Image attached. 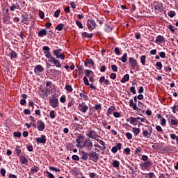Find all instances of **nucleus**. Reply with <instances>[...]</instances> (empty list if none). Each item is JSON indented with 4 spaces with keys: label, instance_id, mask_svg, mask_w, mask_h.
Listing matches in <instances>:
<instances>
[{
    "label": "nucleus",
    "instance_id": "nucleus-1",
    "mask_svg": "<svg viewBox=\"0 0 178 178\" xmlns=\"http://www.w3.org/2000/svg\"><path fill=\"white\" fill-rule=\"evenodd\" d=\"M62 52L61 49H58L53 51V55L56 56V59L61 58L62 60H65V54Z\"/></svg>",
    "mask_w": 178,
    "mask_h": 178
},
{
    "label": "nucleus",
    "instance_id": "nucleus-2",
    "mask_svg": "<svg viewBox=\"0 0 178 178\" xmlns=\"http://www.w3.org/2000/svg\"><path fill=\"white\" fill-rule=\"evenodd\" d=\"M42 49L44 51V54L45 55V57L47 59H51V58H54V56H52V53H51V49L49 48V47L48 46H44L42 47Z\"/></svg>",
    "mask_w": 178,
    "mask_h": 178
},
{
    "label": "nucleus",
    "instance_id": "nucleus-3",
    "mask_svg": "<svg viewBox=\"0 0 178 178\" xmlns=\"http://www.w3.org/2000/svg\"><path fill=\"white\" fill-rule=\"evenodd\" d=\"M51 97L52 98L49 99V105L52 106V108H56L58 104H59V100H58V98H56L54 95H52Z\"/></svg>",
    "mask_w": 178,
    "mask_h": 178
},
{
    "label": "nucleus",
    "instance_id": "nucleus-4",
    "mask_svg": "<svg viewBox=\"0 0 178 178\" xmlns=\"http://www.w3.org/2000/svg\"><path fill=\"white\" fill-rule=\"evenodd\" d=\"M83 148H86V149H92V140L90 139V138H86L83 143Z\"/></svg>",
    "mask_w": 178,
    "mask_h": 178
},
{
    "label": "nucleus",
    "instance_id": "nucleus-5",
    "mask_svg": "<svg viewBox=\"0 0 178 178\" xmlns=\"http://www.w3.org/2000/svg\"><path fill=\"white\" fill-rule=\"evenodd\" d=\"M145 127H147L148 131L147 130L143 131V136L146 138H149V137H151V134H152V127L146 125Z\"/></svg>",
    "mask_w": 178,
    "mask_h": 178
},
{
    "label": "nucleus",
    "instance_id": "nucleus-6",
    "mask_svg": "<svg viewBox=\"0 0 178 178\" xmlns=\"http://www.w3.org/2000/svg\"><path fill=\"white\" fill-rule=\"evenodd\" d=\"M78 109L80 112H82V113H86L88 111V106H87L86 103L82 102L79 104Z\"/></svg>",
    "mask_w": 178,
    "mask_h": 178
},
{
    "label": "nucleus",
    "instance_id": "nucleus-7",
    "mask_svg": "<svg viewBox=\"0 0 178 178\" xmlns=\"http://www.w3.org/2000/svg\"><path fill=\"white\" fill-rule=\"evenodd\" d=\"M87 27L88 30H94L97 27V24L94 19H88L87 22Z\"/></svg>",
    "mask_w": 178,
    "mask_h": 178
},
{
    "label": "nucleus",
    "instance_id": "nucleus-8",
    "mask_svg": "<svg viewBox=\"0 0 178 178\" xmlns=\"http://www.w3.org/2000/svg\"><path fill=\"white\" fill-rule=\"evenodd\" d=\"M44 72V67L41 65H38L35 67L34 72L37 76H41V73Z\"/></svg>",
    "mask_w": 178,
    "mask_h": 178
},
{
    "label": "nucleus",
    "instance_id": "nucleus-9",
    "mask_svg": "<svg viewBox=\"0 0 178 178\" xmlns=\"http://www.w3.org/2000/svg\"><path fill=\"white\" fill-rule=\"evenodd\" d=\"M49 62H51V63H54L56 67H62V64H60V61H59V60L56 59L55 57H53L51 58V60H49Z\"/></svg>",
    "mask_w": 178,
    "mask_h": 178
},
{
    "label": "nucleus",
    "instance_id": "nucleus-10",
    "mask_svg": "<svg viewBox=\"0 0 178 178\" xmlns=\"http://www.w3.org/2000/svg\"><path fill=\"white\" fill-rule=\"evenodd\" d=\"M129 63L131 66L132 70H134L136 69V66H138L137 60L134 59L133 57H130L129 58Z\"/></svg>",
    "mask_w": 178,
    "mask_h": 178
},
{
    "label": "nucleus",
    "instance_id": "nucleus-11",
    "mask_svg": "<svg viewBox=\"0 0 178 178\" xmlns=\"http://www.w3.org/2000/svg\"><path fill=\"white\" fill-rule=\"evenodd\" d=\"M87 137H88L89 138H92V140H97V137H98V134H97V131L94 130H90L87 134Z\"/></svg>",
    "mask_w": 178,
    "mask_h": 178
},
{
    "label": "nucleus",
    "instance_id": "nucleus-12",
    "mask_svg": "<svg viewBox=\"0 0 178 178\" xmlns=\"http://www.w3.org/2000/svg\"><path fill=\"white\" fill-rule=\"evenodd\" d=\"M89 157L91 161L93 162H98V154L95 152H92L91 153L89 154Z\"/></svg>",
    "mask_w": 178,
    "mask_h": 178
},
{
    "label": "nucleus",
    "instance_id": "nucleus-13",
    "mask_svg": "<svg viewBox=\"0 0 178 178\" xmlns=\"http://www.w3.org/2000/svg\"><path fill=\"white\" fill-rule=\"evenodd\" d=\"M37 129L39 131H44V129H45V123L41 120H38L37 122Z\"/></svg>",
    "mask_w": 178,
    "mask_h": 178
},
{
    "label": "nucleus",
    "instance_id": "nucleus-14",
    "mask_svg": "<svg viewBox=\"0 0 178 178\" xmlns=\"http://www.w3.org/2000/svg\"><path fill=\"white\" fill-rule=\"evenodd\" d=\"M121 149H122V143H118L116 146H114L112 147L111 152H113V154H116V152H118V150L120 151Z\"/></svg>",
    "mask_w": 178,
    "mask_h": 178
},
{
    "label": "nucleus",
    "instance_id": "nucleus-15",
    "mask_svg": "<svg viewBox=\"0 0 178 178\" xmlns=\"http://www.w3.org/2000/svg\"><path fill=\"white\" fill-rule=\"evenodd\" d=\"M165 38H163V36L161 35H159L156 38V40L154 41V42L156 44H158V42L159 44H162V42H165Z\"/></svg>",
    "mask_w": 178,
    "mask_h": 178
},
{
    "label": "nucleus",
    "instance_id": "nucleus-16",
    "mask_svg": "<svg viewBox=\"0 0 178 178\" xmlns=\"http://www.w3.org/2000/svg\"><path fill=\"white\" fill-rule=\"evenodd\" d=\"M129 106L133 107L134 111H139L140 108L137 107V104L134 103L133 99L129 100Z\"/></svg>",
    "mask_w": 178,
    "mask_h": 178
},
{
    "label": "nucleus",
    "instance_id": "nucleus-17",
    "mask_svg": "<svg viewBox=\"0 0 178 178\" xmlns=\"http://www.w3.org/2000/svg\"><path fill=\"white\" fill-rule=\"evenodd\" d=\"M19 161L21 162V163H22V165H26V163H29V160H27V158H26L24 155H21L19 156Z\"/></svg>",
    "mask_w": 178,
    "mask_h": 178
},
{
    "label": "nucleus",
    "instance_id": "nucleus-18",
    "mask_svg": "<svg viewBox=\"0 0 178 178\" xmlns=\"http://www.w3.org/2000/svg\"><path fill=\"white\" fill-rule=\"evenodd\" d=\"M36 141L40 144H45V143H47V139H45V136L42 135L41 138H37Z\"/></svg>",
    "mask_w": 178,
    "mask_h": 178
},
{
    "label": "nucleus",
    "instance_id": "nucleus-19",
    "mask_svg": "<svg viewBox=\"0 0 178 178\" xmlns=\"http://www.w3.org/2000/svg\"><path fill=\"white\" fill-rule=\"evenodd\" d=\"M76 141L78 144H81L83 143V142L84 141V136L79 134L76 138Z\"/></svg>",
    "mask_w": 178,
    "mask_h": 178
},
{
    "label": "nucleus",
    "instance_id": "nucleus-20",
    "mask_svg": "<svg viewBox=\"0 0 178 178\" xmlns=\"http://www.w3.org/2000/svg\"><path fill=\"white\" fill-rule=\"evenodd\" d=\"M115 109H116V108L113 106H111L110 108H108L107 111V116H111V115L115 112Z\"/></svg>",
    "mask_w": 178,
    "mask_h": 178
},
{
    "label": "nucleus",
    "instance_id": "nucleus-21",
    "mask_svg": "<svg viewBox=\"0 0 178 178\" xmlns=\"http://www.w3.org/2000/svg\"><path fill=\"white\" fill-rule=\"evenodd\" d=\"M151 167V162L149 161H147L142 164V168L145 169H149Z\"/></svg>",
    "mask_w": 178,
    "mask_h": 178
},
{
    "label": "nucleus",
    "instance_id": "nucleus-22",
    "mask_svg": "<svg viewBox=\"0 0 178 178\" xmlns=\"http://www.w3.org/2000/svg\"><path fill=\"white\" fill-rule=\"evenodd\" d=\"M96 140L99 143V144H100V145H102V151H105V149H106V147L105 146V142H104V140H99V139H96Z\"/></svg>",
    "mask_w": 178,
    "mask_h": 178
},
{
    "label": "nucleus",
    "instance_id": "nucleus-23",
    "mask_svg": "<svg viewBox=\"0 0 178 178\" xmlns=\"http://www.w3.org/2000/svg\"><path fill=\"white\" fill-rule=\"evenodd\" d=\"M81 35L83 37H85V38H92V36L94 35V34L88 33L87 32H82Z\"/></svg>",
    "mask_w": 178,
    "mask_h": 178
},
{
    "label": "nucleus",
    "instance_id": "nucleus-24",
    "mask_svg": "<svg viewBox=\"0 0 178 178\" xmlns=\"http://www.w3.org/2000/svg\"><path fill=\"white\" fill-rule=\"evenodd\" d=\"M170 124H172V126H177V124H178L177 118H176V117L175 116H172V118L170 121Z\"/></svg>",
    "mask_w": 178,
    "mask_h": 178
},
{
    "label": "nucleus",
    "instance_id": "nucleus-25",
    "mask_svg": "<svg viewBox=\"0 0 178 178\" xmlns=\"http://www.w3.org/2000/svg\"><path fill=\"white\" fill-rule=\"evenodd\" d=\"M38 37H44L47 35V29H42L38 33Z\"/></svg>",
    "mask_w": 178,
    "mask_h": 178
},
{
    "label": "nucleus",
    "instance_id": "nucleus-26",
    "mask_svg": "<svg viewBox=\"0 0 178 178\" xmlns=\"http://www.w3.org/2000/svg\"><path fill=\"white\" fill-rule=\"evenodd\" d=\"M20 6L17 3H13L10 7V10L11 12H14L15 9H19Z\"/></svg>",
    "mask_w": 178,
    "mask_h": 178
},
{
    "label": "nucleus",
    "instance_id": "nucleus-27",
    "mask_svg": "<svg viewBox=\"0 0 178 178\" xmlns=\"http://www.w3.org/2000/svg\"><path fill=\"white\" fill-rule=\"evenodd\" d=\"M39 170L40 168H38V166H34L31 169L30 173H31V175H34V173H37Z\"/></svg>",
    "mask_w": 178,
    "mask_h": 178
},
{
    "label": "nucleus",
    "instance_id": "nucleus-28",
    "mask_svg": "<svg viewBox=\"0 0 178 178\" xmlns=\"http://www.w3.org/2000/svg\"><path fill=\"white\" fill-rule=\"evenodd\" d=\"M129 80H130V75H129V74H126L122 79L121 83H126V81H129Z\"/></svg>",
    "mask_w": 178,
    "mask_h": 178
},
{
    "label": "nucleus",
    "instance_id": "nucleus-29",
    "mask_svg": "<svg viewBox=\"0 0 178 178\" xmlns=\"http://www.w3.org/2000/svg\"><path fill=\"white\" fill-rule=\"evenodd\" d=\"M86 77H91V76H94V72L91 71V70H86Z\"/></svg>",
    "mask_w": 178,
    "mask_h": 178
},
{
    "label": "nucleus",
    "instance_id": "nucleus-30",
    "mask_svg": "<svg viewBox=\"0 0 178 178\" xmlns=\"http://www.w3.org/2000/svg\"><path fill=\"white\" fill-rule=\"evenodd\" d=\"M75 103H76V102L74 101V99L71 98L69 100V102H68V104H67L68 108H72V106H73V105H74Z\"/></svg>",
    "mask_w": 178,
    "mask_h": 178
},
{
    "label": "nucleus",
    "instance_id": "nucleus-31",
    "mask_svg": "<svg viewBox=\"0 0 178 178\" xmlns=\"http://www.w3.org/2000/svg\"><path fill=\"white\" fill-rule=\"evenodd\" d=\"M65 90L68 92H73V88H72V85H65Z\"/></svg>",
    "mask_w": 178,
    "mask_h": 178
},
{
    "label": "nucleus",
    "instance_id": "nucleus-32",
    "mask_svg": "<svg viewBox=\"0 0 178 178\" xmlns=\"http://www.w3.org/2000/svg\"><path fill=\"white\" fill-rule=\"evenodd\" d=\"M140 117H137L136 118H134V117H130L131 124H132V123H136V122H137V120H140Z\"/></svg>",
    "mask_w": 178,
    "mask_h": 178
},
{
    "label": "nucleus",
    "instance_id": "nucleus-33",
    "mask_svg": "<svg viewBox=\"0 0 178 178\" xmlns=\"http://www.w3.org/2000/svg\"><path fill=\"white\" fill-rule=\"evenodd\" d=\"M88 156H89V154H87L86 152H82L81 159H83V161H87V159H88Z\"/></svg>",
    "mask_w": 178,
    "mask_h": 178
},
{
    "label": "nucleus",
    "instance_id": "nucleus-34",
    "mask_svg": "<svg viewBox=\"0 0 178 178\" xmlns=\"http://www.w3.org/2000/svg\"><path fill=\"white\" fill-rule=\"evenodd\" d=\"M121 61L122 63H126L127 62V54H124L122 57L121 58Z\"/></svg>",
    "mask_w": 178,
    "mask_h": 178
},
{
    "label": "nucleus",
    "instance_id": "nucleus-35",
    "mask_svg": "<svg viewBox=\"0 0 178 178\" xmlns=\"http://www.w3.org/2000/svg\"><path fill=\"white\" fill-rule=\"evenodd\" d=\"M132 131L134 133L135 136H138V134H140V128L134 127L132 129Z\"/></svg>",
    "mask_w": 178,
    "mask_h": 178
},
{
    "label": "nucleus",
    "instance_id": "nucleus-36",
    "mask_svg": "<svg viewBox=\"0 0 178 178\" xmlns=\"http://www.w3.org/2000/svg\"><path fill=\"white\" fill-rule=\"evenodd\" d=\"M17 54L16 53V51H15V50H12L10 53L11 59H15V58H17Z\"/></svg>",
    "mask_w": 178,
    "mask_h": 178
},
{
    "label": "nucleus",
    "instance_id": "nucleus-37",
    "mask_svg": "<svg viewBox=\"0 0 178 178\" xmlns=\"http://www.w3.org/2000/svg\"><path fill=\"white\" fill-rule=\"evenodd\" d=\"M120 163L118 160H114L113 162V168H119Z\"/></svg>",
    "mask_w": 178,
    "mask_h": 178
},
{
    "label": "nucleus",
    "instance_id": "nucleus-38",
    "mask_svg": "<svg viewBox=\"0 0 178 178\" xmlns=\"http://www.w3.org/2000/svg\"><path fill=\"white\" fill-rule=\"evenodd\" d=\"M145 59H147V56H145V55L141 56L140 61L143 66H145Z\"/></svg>",
    "mask_w": 178,
    "mask_h": 178
},
{
    "label": "nucleus",
    "instance_id": "nucleus-39",
    "mask_svg": "<svg viewBox=\"0 0 178 178\" xmlns=\"http://www.w3.org/2000/svg\"><path fill=\"white\" fill-rule=\"evenodd\" d=\"M89 177L90 178H98L99 177V175H97L95 172H90L89 174Z\"/></svg>",
    "mask_w": 178,
    "mask_h": 178
},
{
    "label": "nucleus",
    "instance_id": "nucleus-40",
    "mask_svg": "<svg viewBox=\"0 0 178 178\" xmlns=\"http://www.w3.org/2000/svg\"><path fill=\"white\" fill-rule=\"evenodd\" d=\"M168 16H169V17H171V18L175 17V16H176V12L172 11V10L169 11Z\"/></svg>",
    "mask_w": 178,
    "mask_h": 178
},
{
    "label": "nucleus",
    "instance_id": "nucleus-41",
    "mask_svg": "<svg viewBox=\"0 0 178 178\" xmlns=\"http://www.w3.org/2000/svg\"><path fill=\"white\" fill-rule=\"evenodd\" d=\"M22 23H24V24H27V19L28 17L24 16V15H22Z\"/></svg>",
    "mask_w": 178,
    "mask_h": 178
},
{
    "label": "nucleus",
    "instance_id": "nucleus-42",
    "mask_svg": "<svg viewBox=\"0 0 178 178\" xmlns=\"http://www.w3.org/2000/svg\"><path fill=\"white\" fill-rule=\"evenodd\" d=\"M56 30H58V31H62V30H63V24H58L56 27Z\"/></svg>",
    "mask_w": 178,
    "mask_h": 178
},
{
    "label": "nucleus",
    "instance_id": "nucleus-43",
    "mask_svg": "<svg viewBox=\"0 0 178 178\" xmlns=\"http://www.w3.org/2000/svg\"><path fill=\"white\" fill-rule=\"evenodd\" d=\"M15 152L17 154V155L18 156H20V154H22V149H20V148L19 147V146L17 147V148L15 149Z\"/></svg>",
    "mask_w": 178,
    "mask_h": 178
},
{
    "label": "nucleus",
    "instance_id": "nucleus-44",
    "mask_svg": "<svg viewBox=\"0 0 178 178\" xmlns=\"http://www.w3.org/2000/svg\"><path fill=\"white\" fill-rule=\"evenodd\" d=\"M83 83L85 86H90V82L88 81V79H87V76L83 77Z\"/></svg>",
    "mask_w": 178,
    "mask_h": 178
},
{
    "label": "nucleus",
    "instance_id": "nucleus-45",
    "mask_svg": "<svg viewBox=\"0 0 178 178\" xmlns=\"http://www.w3.org/2000/svg\"><path fill=\"white\" fill-rule=\"evenodd\" d=\"M87 60H88V64L91 65L92 67H93V66H95V63H94V60L92 58L87 59Z\"/></svg>",
    "mask_w": 178,
    "mask_h": 178
},
{
    "label": "nucleus",
    "instance_id": "nucleus-46",
    "mask_svg": "<svg viewBox=\"0 0 178 178\" xmlns=\"http://www.w3.org/2000/svg\"><path fill=\"white\" fill-rule=\"evenodd\" d=\"M0 173L3 177H5V175H6V170L5 168H1L0 170Z\"/></svg>",
    "mask_w": 178,
    "mask_h": 178
},
{
    "label": "nucleus",
    "instance_id": "nucleus-47",
    "mask_svg": "<svg viewBox=\"0 0 178 178\" xmlns=\"http://www.w3.org/2000/svg\"><path fill=\"white\" fill-rule=\"evenodd\" d=\"M94 108L95 109V111H101V109H102L101 104H96Z\"/></svg>",
    "mask_w": 178,
    "mask_h": 178
},
{
    "label": "nucleus",
    "instance_id": "nucleus-48",
    "mask_svg": "<svg viewBox=\"0 0 178 178\" xmlns=\"http://www.w3.org/2000/svg\"><path fill=\"white\" fill-rule=\"evenodd\" d=\"M3 20L5 24H9V17H4Z\"/></svg>",
    "mask_w": 178,
    "mask_h": 178
},
{
    "label": "nucleus",
    "instance_id": "nucleus-49",
    "mask_svg": "<svg viewBox=\"0 0 178 178\" xmlns=\"http://www.w3.org/2000/svg\"><path fill=\"white\" fill-rule=\"evenodd\" d=\"M76 24L79 29H83V24L80 21H76Z\"/></svg>",
    "mask_w": 178,
    "mask_h": 178
},
{
    "label": "nucleus",
    "instance_id": "nucleus-50",
    "mask_svg": "<svg viewBox=\"0 0 178 178\" xmlns=\"http://www.w3.org/2000/svg\"><path fill=\"white\" fill-rule=\"evenodd\" d=\"M39 16L40 19H44L45 17V14L44 13V12L39 10Z\"/></svg>",
    "mask_w": 178,
    "mask_h": 178
},
{
    "label": "nucleus",
    "instance_id": "nucleus-51",
    "mask_svg": "<svg viewBox=\"0 0 178 178\" xmlns=\"http://www.w3.org/2000/svg\"><path fill=\"white\" fill-rule=\"evenodd\" d=\"M126 137H127V138H128L129 140H131V139L133 138V135H131V133L127 132V133L126 134Z\"/></svg>",
    "mask_w": 178,
    "mask_h": 178
},
{
    "label": "nucleus",
    "instance_id": "nucleus-52",
    "mask_svg": "<svg viewBox=\"0 0 178 178\" xmlns=\"http://www.w3.org/2000/svg\"><path fill=\"white\" fill-rule=\"evenodd\" d=\"M159 56H160V58L165 59V58H166V54H165V52H163V51H161L159 53Z\"/></svg>",
    "mask_w": 178,
    "mask_h": 178
},
{
    "label": "nucleus",
    "instance_id": "nucleus-53",
    "mask_svg": "<svg viewBox=\"0 0 178 178\" xmlns=\"http://www.w3.org/2000/svg\"><path fill=\"white\" fill-rule=\"evenodd\" d=\"M156 66L159 68V70L162 69V63L161 62H157L156 63Z\"/></svg>",
    "mask_w": 178,
    "mask_h": 178
},
{
    "label": "nucleus",
    "instance_id": "nucleus-54",
    "mask_svg": "<svg viewBox=\"0 0 178 178\" xmlns=\"http://www.w3.org/2000/svg\"><path fill=\"white\" fill-rule=\"evenodd\" d=\"M130 91H131V92H132V94H134V95H135V94H136V87H134V86H132V87H131L130 88Z\"/></svg>",
    "mask_w": 178,
    "mask_h": 178
},
{
    "label": "nucleus",
    "instance_id": "nucleus-55",
    "mask_svg": "<svg viewBox=\"0 0 178 178\" xmlns=\"http://www.w3.org/2000/svg\"><path fill=\"white\" fill-rule=\"evenodd\" d=\"M49 115H50L51 119H55V116H56L55 115V111H51L50 112Z\"/></svg>",
    "mask_w": 178,
    "mask_h": 178
},
{
    "label": "nucleus",
    "instance_id": "nucleus-56",
    "mask_svg": "<svg viewBox=\"0 0 178 178\" xmlns=\"http://www.w3.org/2000/svg\"><path fill=\"white\" fill-rule=\"evenodd\" d=\"M50 170H53L54 172H60V170L56 168L55 167H49Z\"/></svg>",
    "mask_w": 178,
    "mask_h": 178
},
{
    "label": "nucleus",
    "instance_id": "nucleus-57",
    "mask_svg": "<svg viewBox=\"0 0 178 178\" xmlns=\"http://www.w3.org/2000/svg\"><path fill=\"white\" fill-rule=\"evenodd\" d=\"M72 159L74 161H80V158L77 155H72Z\"/></svg>",
    "mask_w": 178,
    "mask_h": 178
},
{
    "label": "nucleus",
    "instance_id": "nucleus-58",
    "mask_svg": "<svg viewBox=\"0 0 178 178\" xmlns=\"http://www.w3.org/2000/svg\"><path fill=\"white\" fill-rule=\"evenodd\" d=\"M172 111L173 113H177V106L174 105L173 107L172 108Z\"/></svg>",
    "mask_w": 178,
    "mask_h": 178
},
{
    "label": "nucleus",
    "instance_id": "nucleus-59",
    "mask_svg": "<svg viewBox=\"0 0 178 178\" xmlns=\"http://www.w3.org/2000/svg\"><path fill=\"white\" fill-rule=\"evenodd\" d=\"M81 98H84L85 99H87L88 96L84 94V92H82L79 94Z\"/></svg>",
    "mask_w": 178,
    "mask_h": 178
},
{
    "label": "nucleus",
    "instance_id": "nucleus-60",
    "mask_svg": "<svg viewBox=\"0 0 178 178\" xmlns=\"http://www.w3.org/2000/svg\"><path fill=\"white\" fill-rule=\"evenodd\" d=\"M60 13V10H57L54 13V17H59Z\"/></svg>",
    "mask_w": 178,
    "mask_h": 178
},
{
    "label": "nucleus",
    "instance_id": "nucleus-61",
    "mask_svg": "<svg viewBox=\"0 0 178 178\" xmlns=\"http://www.w3.org/2000/svg\"><path fill=\"white\" fill-rule=\"evenodd\" d=\"M111 69L113 72H118V66L116 65H112Z\"/></svg>",
    "mask_w": 178,
    "mask_h": 178
},
{
    "label": "nucleus",
    "instance_id": "nucleus-62",
    "mask_svg": "<svg viewBox=\"0 0 178 178\" xmlns=\"http://www.w3.org/2000/svg\"><path fill=\"white\" fill-rule=\"evenodd\" d=\"M124 152H125L127 155H130V148L127 147L124 149Z\"/></svg>",
    "mask_w": 178,
    "mask_h": 178
},
{
    "label": "nucleus",
    "instance_id": "nucleus-63",
    "mask_svg": "<svg viewBox=\"0 0 178 178\" xmlns=\"http://www.w3.org/2000/svg\"><path fill=\"white\" fill-rule=\"evenodd\" d=\"M46 173L48 175L49 178H55V176H54L52 173L49 172V171H46Z\"/></svg>",
    "mask_w": 178,
    "mask_h": 178
},
{
    "label": "nucleus",
    "instance_id": "nucleus-64",
    "mask_svg": "<svg viewBox=\"0 0 178 178\" xmlns=\"http://www.w3.org/2000/svg\"><path fill=\"white\" fill-rule=\"evenodd\" d=\"M114 118H119L120 116V113L119 112H114L113 113Z\"/></svg>",
    "mask_w": 178,
    "mask_h": 178
}]
</instances>
